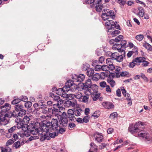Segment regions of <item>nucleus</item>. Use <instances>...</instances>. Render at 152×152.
<instances>
[{
  "label": "nucleus",
  "mask_w": 152,
  "mask_h": 152,
  "mask_svg": "<svg viewBox=\"0 0 152 152\" xmlns=\"http://www.w3.org/2000/svg\"><path fill=\"white\" fill-rule=\"evenodd\" d=\"M73 114H74V110L71 109L68 110L67 111V115H72Z\"/></svg>",
  "instance_id": "obj_58"
},
{
  "label": "nucleus",
  "mask_w": 152,
  "mask_h": 152,
  "mask_svg": "<svg viewBox=\"0 0 152 152\" xmlns=\"http://www.w3.org/2000/svg\"><path fill=\"white\" fill-rule=\"evenodd\" d=\"M115 76L116 77H120V74L121 73V71L122 68L119 66H116L115 69Z\"/></svg>",
  "instance_id": "obj_21"
},
{
  "label": "nucleus",
  "mask_w": 152,
  "mask_h": 152,
  "mask_svg": "<svg viewBox=\"0 0 152 152\" xmlns=\"http://www.w3.org/2000/svg\"><path fill=\"white\" fill-rule=\"evenodd\" d=\"M94 137L95 138V140L99 142H102L103 139L102 134L98 132H96L95 133Z\"/></svg>",
  "instance_id": "obj_12"
},
{
  "label": "nucleus",
  "mask_w": 152,
  "mask_h": 152,
  "mask_svg": "<svg viewBox=\"0 0 152 152\" xmlns=\"http://www.w3.org/2000/svg\"><path fill=\"white\" fill-rule=\"evenodd\" d=\"M30 120V118L28 116H27V115H26L24 117L23 119L22 120V121L24 123V124H27L28 123L29 121Z\"/></svg>",
  "instance_id": "obj_32"
},
{
  "label": "nucleus",
  "mask_w": 152,
  "mask_h": 152,
  "mask_svg": "<svg viewBox=\"0 0 152 152\" xmlns=\"http://www.w3.org/2000/svg\"><path fill=\"white\" fill-rule=\"evenodd\" d=\"M100 96V94L99 93L95 94L94 95L92 94L91 97L93 101H96L97 100V99H98Z\"/></svg>",
  "instance_id": "obj_39"
},
{
  "label": "nucleus",
  "mask_w": 152,
  "mask_h": 152,
  "mask_svg": "<svg viewBox=\"0 0 152 152\" xmlns=\"http://www.w3.org/2000/svg\"><path fill=\"white\" fill-rule=\"evenodd\" d=\"M117 2L122 5H124L126 2V0H116Z\"/></svg>",
  "instance_id": "obj_47"
},
{
  "label": "nucleus",
  "mask_w": 152,
  "mask_h": 152,
  "mask_svg": "<svg viewBox=\"0 0 152 152\" xmlns=\"http://www.w3.org/2000/svg\"><path fill=\"white\" fill-rule=\"evenodd\" d=\"M82 102L85 103L87 102L88 101L89 95L88 94H87L84 96H82Z\"/></svg>",
  "instance_id": "obj_33"
},
{
  "label": "nucleus",
  "mask_w": 152,
  "mask_h": 152,
  "mask_svg": "<svg viewBox=\"0 0 152 152\" xmlns=\"http://www.w3.org/2000/svg\"><path fill=\"white\" fill-rule=\"evenodd\" d=\"M90 65L88 64L85 63L83 65L82 69L83 71H86L87 70L89 69Z\"/></svg>",
  "instance_id": "obj_34"
},
{
  "label": "nucleus",
  "mask_w": 152,
  "mask_h": 152,
  "mask_svg": "<svg viewBox=\"0 0 152 152\" xmlns=\"http://www.w3.org/2000/svg\"><path fill=\"white\" fill-rule=\"evenodd\" d=\"M58 123L57 119H52L51 122L44 120L39 123L42 132L48 133L49 131L52 132V130H55V129L57 127V125Z\"/></svg>",
  "instance_id": "obj_2"
},
{
  "label": "nucleus",
  "mask_w": 152,
  "mask_h": 152,
  "mask_svg": "<svg viewBox=\"0 0 152 152\" xmlns=\"http://www.w3.org/2000/svg\"><path fill=\"white\" fill-rule=\"evenodd\" d=\"M26 114V110L23 108L21 110L19 111V113H18V116L22 117V116Z\"/></svg>",
  "instance_id": "obj_35"
},
{
  "label": "nucleus",
  "mask_w": 152,
  "mask_h": 152,
  "mask_svg": "<svg viewBox=\"0 0 152 152\" xmlns=\"http://www.w3.org/2000/svg\"><path fill=\"white\" fill-rule=\"evenodd\" d=\"M50 132L49 131V132H48V136L50 137V139L51 138H54L57 135V133L56 132L50 133Z\"/></svg>",
  "instance_id": "obj_45"
},
{
  "label": "nucleus",
  "mask_w": 152,
  "mask_h": 152,
  "mask_svg": "<svg viewBox=\"0 0 152 152\" xmlns=\"http://www.w3.org/2000/svg\"><path fill=\"white\" fill-rule=\"evenodd\" d=\"M102 105L106 109H112L114 107L113 104L112 103L109 102H103Z\"/></svg>",
  "instance_id": "obj_16"
},
{
  "label": "nucleus",
  "mask_w": 152,
  "mask_h": 152,
  "mask_svg": "<svg viewBox=\"0 0 152 152\" xmlns=\"http://www.w3.org/2000/svg\"><path fill=\"white\" fill-rule=\"evenodd\" d=\"M142 62L143 63L142 64V66H146L148 65L149 63L147 61H145V60H143V61H142Z\"/></svg>",
  "instance_id": "obj_59"
},
{
  "label": "nucleus",
  "mask_w": 152,
  "mask_h": 152,
  "mask_svg": "<svg viewBox=\"0 0 152 152\" xmlns=\"http://www.w3.org/2000/svg\"><path fill=\"white\" fill-rule=\"evenodd\" d=\"M135 64H136L135 63V61L133 60L129 64V66L130 68H133L135 66Z\"/></svg>",
  "instance_id": "obj_53"
},
{
  "label": "nucleus",
  "mask_w": 152,
  "mask_h": 152,
  "mask_svg": "<svg viewBox=\"0 0 152 152\" xmlns=\"http://www.w3.org/2000/svg\"><path fill=\"white\" fill-rule=\"evenodd\" d=\"M127 42L125 40H123L121 41L120 43L121 45L123 48H124L126 47H128V45L126 44Z\"/></svg>",
  "instance_id": "obj_37"
},
{
  "label": "nucleus",
  "mask_w": 152,
  "mask_h": 152,
  "mask_svg": "<svg viewBox=\"0 0 152 152\" xmlns=\"http://www.w3.org/2000/svg\"><path fill=\"white\" fill-rule=\"evenodd\" d=\"M85 75L83 74H80L79 75H74L72 77V79L75 82H81L84 80Z\"/></svg>",
  "instance_id": "obj_9"
},
{
  "label": "nucleus",
  "mask_w": 152,
  "mask_h": 152,
  "mask_svg": "<svg viewBox=\"0 0 152 152\" xmlns=\"http://www.w3.org/2000/svg\"><path fill=\"white\" fill-rule=\"evenodd\" d=\"M32 106V103L30 101H27L25 103L24 106L26 108H30L29 109V112H31L32 111V110L30 108V107Z\"/></svg>",
  "instance_id": "obj_22"
},
{
  "label": "nucleus",
  "mask_w": 152,
  "mask_h": 152,
  "mask_svg": "<svg viewBox=\"0 0 152 152\" xmlns=\"http://www.w3.org/2000/svg\"><path fill=\"white\" fill-rule=\"evenodd\" d=\"M136 39L138 41H140L143 39L144 38V36L142 34H140L137 35L136 36Z\"/></svg>",
  "instance_id": "obj_46"
},
{
  "label": "nucleus",
  "mask_w": 152,
  "mask_h": 152,
  "mask_svg": "<svg viewBox=\"0 0 152 152\" xmlns=\"http://www.w3.org/2000/svg\"><path fill=\"white\" fill-rule=\"evenodd\" d=\"M77 104V102L75 100L72 99V100H67L65 102V104L66 106L68 107L75 106Z\"/></svg>",
  "instance_id": "obj_15"
},
{
  "label": "nucleus",
  "mask_w": 152,
  "mask_h": 152,
  "mask_svg": "<svg viewBox=\"0 0 152 152\" xmlns=\"http://www.w3.org/2000/svg\"><path fill=\"white\" fill-rule=\"evenodd\" d=\"M24 124L23 122H20L19 123L16 124L17 127L18 129L21 128L23 126Z\"/></svg>",
  "instance_id": "obj_50"
},
{
  "label": "nucleus",
  "mask_w": 152,
  "mask_h": 152,
  "mask_svg": "<svg viewBox=\"0 0 152 152\" xmlns=\"http://www.w3.org/2000/svg\"><path fill=\"white\" fill-rule=\"evenodd\" d=\"M135 49L136 50L135 51H131L129 52L127 54V56L128 58L130 57L132 55L133 53H135V54H138V51L137 48H136V49L134 47Z\"/></svg>",
  "instance_id": "obj_31"
},
{
  "label": "nucleus",
  "mask_w": 152,
  "mask_h": 152,
  "mask_svg": "<svg viewBox=\"0 0 152 152\" xmlns=\"http://www.w3.org/2000/svg\"><path fill=\"white\" fill-rule=\"evenodd\" d=\"M100 78V75L99 74L96 73L93 75L92 79L94 80L97 81Z\"/></svg>",
  "instance_id": "obj_30"
},
{
  "label": "nucleus",
  "mask_w": 152,
  "mask_h": 152,
  "mask_svg": "<svg viewBox=\"0 0 152 152\" xmlns=\"http://www.w3.org/2000/svg\"><path fill=\"white\" fill-rule=\"evenodd\" d=\"M74 80H68V86H69L70 90L73 91H74L75 90H76L77 88V86L76 84L74 83Z\"/></svg>",
  "instance_id": "obj_14"
},
{
  "label": "nucleus",
  "mask_w": 152,
  "mask_h": 152,
  "mask_svg": "<svg viewBox=\"0 0 152 152\" xmlns=\"http://www.w3.org/2000/svg\"><path fill=\"white\" fill-rule=\"evenodd\" d=\"M108 65H103L102 66V70L104 71H107L108 70Z\"/></svg>",
  "instance_id": "obj_51"
},
{
  "label": "nucleus",
  "mask_w": 152,
  "mask_h": 152,
  "mask_svg": "<svg viewBox=\"0 0 152 152\" xmlns=\"http://www.w3.org/2000/svg\"><path fill=\"white\" fill-rule=\"evenodd\" d=\"M57 125V127L55 129V130L57 132H59L60 134H62L65 131V130L63 128V127L59 126L58 123Z\"/></svg>",
  "instance_id": "obj_20"
},
{
  "label": "nucleus",
  "mask_w": 152,
  "mask_h": 152,
  "mask_svg": "<svg viewBox=\"0 0 152 152\" xmlns=\"http://www.w3.org/2000/svg\"><path fill=\"white\" fill-rule=\"evenodd\" d=\"M76 126L75 123L73 122L69 123L68 125V126L70 128H73Z\"/></svg>",
  "instance_id": "obj_63"
},
{
  "label": "nucleus",
  "mask_w": 152,
  "mask_h": 152,
  "mask_svg": "<svg viewBox=\"0 0 152 152\" xmlns=\"http://www.w3.org/2000/svg\"><path fill=\"white\" fill-rule=\"evenodd\" d=\"M107 145H108V144H105L104 143H101L99 146V148L100 149H103Z\"/></svg>",
  "instance_id": "obj_54"
},
{
  "label": "nucleus",
  "mask_w": 152,
  "mask_h": 152,
  "mask_svg": "<svg viewBox=\"0 0 152 152\" xmlns=\"http://www.w3.org/2000/svg\"><path fill=\"white\" fill-rule=\"evenodd\" d=\"M20 102V99L19 98H16L14 99L11 102V104H17Z\"/></svg>",
  "instance_id": "obj_43"
},
{
  "label": "nucleus",
  "mask_w": 152,
  "mask_h": 152,
  "mask_svg": "<svg viewBox=\"0 0 152 152\" xmlns=\"http://www.w3.org/2000/svg\"><path fill=\"white\" fill-rule=\"evenodd\" d=\"M74 115L73 114L72 115H67V118H68L69 120L71 121H73L76 120V118L74 116Z\"/></svg>",
  "instance_id": "obj_36"
},
{
  "label": "nucleus",
  "mask_w": 152,
  "mask_h": 152,
  "mask_svg": "<svg viewBox=\"0 0 152 152\" xmlns=\"http://www.w3.org/2000/svg\"><path fill=\"white\" fill-rule=\"evenodd\" d=\"M15 121L16 124L19 123L20 122H23L22 119L20 118H17L15 120Z\"/></svg>",
  "instance_id": "obj_64"
},
{
  "label": "nucleus",
  "mask_w": 152,
  "mask_h": 152,
  "mask_svg": "<svg viewBox=\"0 0 152 152\" xmlns=\"http://www.w3.org/2000/svg\"><path fill=\"white\" fill-rule=\"evenodd\" d=\"M108 70H113L114 69H115V67L114 66V65L113 64H111L109 66L108 65Z\"/></svg>",
  "instance_id": "obj_60"
},
{
  "label": "nucleus",
  "mask_w": 152,
  "mask_h": 152,
  "mask_svg": "<svg viewBox=\"0 0 152 152\" xmlns=\"http://www.w3.org/2000/svg\"><path fill=\"white\" fill-rule=\"evenodd\" d=\"M105 87L106 91L107 92L111 93V89L109 86L107 85Z\"/></svg>",
  "instance_id": "obj_62"
},
{
  "label": "nucleus",
  "mask_w": 152,
  "mask_h": 152,
  "mask_svg": "<svg viewBox=\"0 0 152 152\" xmlns=\"http://www.w3.org/2000/svg\"><path fill=\"white\" fill-rule=\"evenodd\" d=\"M100 86L102 88L105 87L107 85L105 81H102L100 83Z\"/></svg>",
  "instance_id": "obj_57"
},
{
  "label": "nucleus",
  "mask_w": 152,
  "mask_h": 152,
  "mask_svg": "<svg viewBox=\"0 0 152 152\" xmlns=\"http://www.w3.org/2000/svg\"><path fill=\"white\" fill-rule=\"evenodd\" d=\"M82 110L79 108L74 110V115L77 116H80L81 112H82Z\"/></svg>",
  "instance_id": "obj_27"
},
{
  "label": "nucleus",
  "mask_w": 152,
  "mask_h": 152,
  "mask_svg": "<svg viewBox=\"0 0 152 152\" xmlns=\"http://www.w3.org/2000/svg\"><path fill=\"white\" fill-rule=\"evenodd\" d=\"M38 135L40 137V140L41 141H43L46 140H50V137L48 136V132H43L41 134H39Z\"/></svg>",
  "instance_id": "obj_13"
},
{
  "label": "nucleus",
  "mask_w": 152,
  "mask_h": 152,
  "mask_svg": "<svg viewBox=\"0 0 152 152\" xmlns=\"http://www.w3.org/2000/svg\"><path fill=\"white\" fill-rule=\"evenodd\" d=\"M120 31L119 30H115L113 31H108V34H111L113 37H114L117 36L118 34H119Z\"/></svg>",
  "instance_id": "obj_23"
},
{
  "label": "nucleus",
  "mask_w": 152,
  "mask_h": 152,
  "mask_svg": "<svg viewBox=\"0 0 152 152\" xmlns=\"http://www.w3.org/2000/svg\"><path fill=\"white\" fill-rule=\"evenodd\" d=\"M89 121L88 116L86 115L85 116L83 119V123L85 122L86 123L88 122Z\"/></svg>",
  "instance_id": "obj_55"
},
{
  "label": "nucleus",
  "mask_w": 152,
  "mask_h": 152,
  "mask_svg": "<svg viewBox=\"0 0 152 152\" xmlns=\"http://www.w3.org/2000/svg\"><path fill=\"white\" fill-rule=\"evenodd\" d=\"M68 81L66 83L65 85L62 88H59L58 89V91H63L64 93L68 92L70 90L69 86H68Z\"/></svg>",
  "instance_id": "obj_17"
},
{
  "label": "nucleus",
  "mask_w": 152,
  "mask_h": 152,
  "mask_svg": "<svg viewBox=\"0 0 152 152\" xmlns=\"http://www.w3.org/2000/svg\"><path fill=\"white\" fill-rule=\"evenodd\" d=\"M125 53H121L120 54H118V57L116 58L115 60L118 62H121L123 61L124 57H125Z\"/></svg>",
  "instance_id": "obj_19"
},
{
  "label": "nucleus",
  "mask_w": 152,
  "mask_h": 152,
  "mask_svg": "<svg viewBox=\"0 0 152 152\" xmlns=\"http://www.w3.org/2000/svg\"><path fill=\"white\" fill-rule=\"evenodd\" d=\"M107 81L112 87H113L115 85V82L112 78L108 77Z\"/></svg>",
  "instance_id": "obj_18"
},
{
  "label": "nucleus",
  "mask_w": 152,
  "mask_h": 152,
  "mask_svg": "<svg viewBox=\"0 0 152 152\" xmlns=\"http://www.w3.org/2000/svg\"><path fill=\"white\" fill-rule=\"evenodd\" d=\"M40 125L39 123L37 122L34 124H31L29 126L28 129L31 133L33 135L41 134L43 132L41 130Z\"/></svg>",
  "instance_id": "obj_4"
},
{
  "label": "nucleus",
  "mask_w": 152,
  "mask_h": 152,
  "mask_svg": "<svg viewBox=\"0 0 152 152\" xmlns=\"http://www.w3.org/2000/svg\"><path fill=\"white\" fill-rule=\"evenodd\" d=\"M123 48L120 44L116 43L115 44L113 47V49L115 50H117L118 52H121V53H125L124 49H121Z\"/></svg>",
  "instance_id": "obj_11"
},
{
  "label": "nucleus",
  "mask_w": 152,
  "mask_h": 152,
  "mask_svg": "<svg viewBox=\"0 0 152 152\" xmlns=\"http://www.w3.org/2000/svg\"><path fill=\"white\" fill-rule=\"evenodd\" d=\"M128 72H122L120 74V76H125L128 74Z\"/></svg>",
  "instance_id": "obj_61"
},
{
  "label": "nucleus",
  "mask_w": 152,
  "mask_h": 152,
  "mask_svg": "<svg viewBox=\"0 0 152 152\" xmlns=\"http://www.w3.org/2000/svg\"><path fill=\"white\" fill-rule=\"evenodd\" d=\"M143 125V123L139 122L136 123L134 126H129L128 130L131 134L136 136V134L138 132V136L142 137L146 141H149L150 140L149 134L144 131H141L140 129L141 126Z\"/></svg>",
  "instance_id": "obj_1"
},
{
  "label": "nucleus",
  "mask_w": 152,
  "mask_h": 152,
  "mask_svg": "<svg viewBox=\"0 0 152 152\" xmlns=\"http://www.w3.org/2000/svg\"><path fill=\"white\" fill-rule=\"evenodd\" d=\"M92 86V83L91 80L89 79L86 80L85 83H83L81 87L83 90L89 91V88H91Z\"/></svg>",
  "instance_id": "obj_8"
},
{
  "label": "nucleus",
  "mask_w": 152,
  "mask_h": 152,
  "mask_svg": "<svg viewBox=\"0 0 152 152\" xmlns=\"http://www.w3.org/2000/svg\"><path fill=\"white\" fill-rule=\"evenodd\" d=\"M10 108L11 105L8 103H6L4 104V105L0 107L2 113H4L7 112Z\"/></svg>",
  "instance_id": "obj_10"
},
{
  "label": "nucleus",
  "mask_w": 152,
  "mask_h": 152,
  "mask_svg": "<svg viewBox=\"0 0 152 152\" xmlns=\"http://www.w3.org/2000/svg\"><path fill=\"white\" fill-rule=\"evenodd\" d=\"M106 26H107L108 30H112L116 28L117 29L120 30V27L119 25H117L116 22H114L112 20H108L105 23Z\"/></svg>",
  "instance_id": "obj_6"
},
{
  "label": "nucleus",
  "mask_w": 152,
  "mask_h": 152,
  "mask_svg": "<svg viewBox=\"0 0 152 152\" xmlns=\"http://www.w3.org/2000/svg\"><path fill=\"white\" fill-rule=\"evenodd\" d=\"M94 73V70L91 68H89L87 70L86 73L87 75L89 77L93 76Z\"/></svg>",
  "instance_id": "obj_26"
},
{
  "label": "nucleus",
  "mask_w": 152,
  "mask_h": 152,
  "mask_svg": "<svg viewBox=\"0 0 152 152\" xmlns=\"http://www.w3.org/2000/svg\"><path fill=\"white\" fill-rule=\"evenodd\" d=\"M143 46L148 50H152V47L148 43H145L143 45Z\"/></svg>",
  "instance_id": "obj_38"
},
{
  "label": "nucleus",
  "mask_w": 152,
  "mask_h": 152,
  "mask_svg": "<svg viewBox=\"0 0 152 152\" xmlns=\"http://www.w3.org/2000/svg\"><path fill=\"white\" fill-rule=\"evenodd\" d=\"M13 147H15L16 149L19 148L20 147V142L18 141L15 142L13 145Z\"/></svg>",
  "instance_id": "obj_41"
},
{
  "label": "nucleus",
  "mask_w": 152,
  "mask_h": 152,
  "mask_svg": "<svg viewBox=\"0 0 152 152\" xmlns=\"http://www.w3.org/2000/svg\"><path fill=\"white\" fill-rule=\"evenodd\" d=\"M15 110L17 112H19L23 108V105L21 104H17L15 106Z\"/></svg>",
  "instance_id": "obj_28"
},
{
  "label": "nucleus",
  "mask_w": 152,
  "mask_h": 152,
  "mask_svg": "<svg viewBox=\"0 0 152 152\" xmlns=\"http://www.w3.org/2000/svg\"><path fill=\"white\" fill-rule=\"evenodd\" d=\"M72 96H73L74 97L77 99H82V93L80 91H78L77 92L75 93V94H72Z\"/></svg>",
  "instance_id": "obj_24"
},
{
  "label": "nucleus",
  "mask_w": 152,
  "mask_h": 152,
  "mask_svg": "<svg viewBox=\"0 0 152 152\" xmlns=\"http://www.w3.org/2000/svg\"><path fill=\"white\" fill-rule=\"evenodd\" d=\"M101 17L102 19L105 21L109 19L110 18L114 19L115 18V16L113 10H110L108 9H104L102 11Z\"/></svg>",
  "instance_id": "obj_5"
},
{
  "label": "nucleus",
  "mask_w": 152,
  "mask_h": 152,
  "mask_svg": "<svg viewBox=\"0 0 152 152\" xmlns=\"http://www.w3.org/2000/svg\"><path fill=\"white\" fill-rule=\"evenodd\" d=\"M14 142V140L13 138L11 139L8 140L6 142V146H8L13 143Z\"/></svg>",
  "instance_id": "obj_42"
},
{
  "label": "nucleus",
  "mask_w": 152,
  "mask_h": 152,
  "mask_svg": "<svg viewBox=\"0 0 152 152\" xmlns=\"http://www.w3.org/2000/svg\"><path fill=\"white\" fill-rule=\"evenodd\" d=\"M19 99H20V102L21 101L26 102H27L28 100V98L27 97L25 96H22L20 97V98Z\"/></svg>",
  "instance_id": "obj_40"
},
{
  "label": "nucleus",
  "mask_w": 152,
  "mask_h": 152,
  "mask_svg": "<svg viewBox=\"0 0 152 152\" xmlns=\"http://www.w3.org/2000/svg\"><path fill=\"white\" fill-rule=\"evenodd\" d=\"M16 128V126H14L12 127L10 129L8 130V133L10 134L12 133L14 130H15Z\"/></svg>",
  "instance_id": "obj_56"
},
{
  "label": "nucleus",
  "mask_w": 152,
  "mask_h": 152,
  "mask_svg": "<svg viewBox=\"0 0 152 152\" xmlns=\"http://www.w3.org/2000/svg\"><path fill=\"white\" fill-rule=\"evenodd\" d=\"M145 57H137L133 60L136 63H140L142 62V61H143V60H145Z\"/></svg>",
  "instance_id": "obj_25"
},
{
  "label": "nucleus",
  "mask_w": 152,
  "mask_h": 152,
  "mask_svg": "<svg viewBox=\"0 0 152 152\" xmlns=\"http://www.w3.org/2000/svg\"><path fill=\"white\" fill-rule=\"evenodd\" d=\"M106 64L107 65H109L113 64L112 60L110 58H107L106 59Z\"/></svg>",
  "instance_id": "obj_48"
},
{
  "label": "nucleus",
  "mask_w": 152,
  "mask_h": 152,
  "mask_svg": "<svg viewBox=\"0 0 152 152\" xmlns=\"http://www.w3.org/2000/svg\"><path fill=\"white\" fill-rule=\"evenodd\" d=\"M94 69L96 71L102 70V66L99 65H96Z\"/></svg>",
  "instance_id": "obj_52"
},
{
  "label": "nucleus",
  "mask_w": 152,
  "mask_h": 152,
  "mask_svg": "<svg viewBox=\"0 0 152 152\" xmlns=\"http://www.w3.org/2000/svg\"><path fill=\"white\" fill-rule=\"evenodd\" d=\"M111 54V56L112 58L114 59H115L116 58L118 57V55L119 54L118 53H110V52H109Z\"/></svg>",
  "instance_id": "obj_44"
},
{
  "label": "nucleus",
  "mask_w": 152,
  "mask_h": 152,
  "mask_svg": "<svg viewBox=\"0 0 152 152\" xmlns=\"http://www.w3.org/2000/svg\"><path fill=\"white\" fill-rule=\"evenodd\" d=\"M141 77L146 82L148 81V79L147 77L145 76V74L142 73L140 74Z\"/></svg>",
  "instance_id": "obj_49"
},
{
  "label": "nucleus",
  "mask_w": 152,
  "mask_h": 152,
  "mask_svg": "<svg viewBox=\"0 0 152 152\" xmlns=\"http://www.w3.org/2000/svg\"><path fill=\"white\" fill-rule=\"evenodd\" d=\"M101 1V0H86L85 2L86 4H90L92 8H95L97 11L100 12L103 8L102 5L100 4Z\"/></svg>",
  "instance_id": "obj_3"
},
{
  "label": "nucleus",
  "mask_w": 152,
  "mask_h": 152,
  "mask_svg": "<svg viewBox=\"0 0 152 152\" xmlns=\"http://www.w3.org/2000/svg\"><path fill=\"white\" fill-rule=\"evenodd\" d=\"M67 114L66 113L63 112L60 119L59 120L60 126L62 127H66L67 126L68 119L67 118Z\"/></svg>",
  "instance_id": "obj_7"
},
{
  "label": "nucleus",
  "mask_w": 152,
  "mask_h": 152,
  "mask_svg": "<svg viewBox=\"0 0 152 152\" xmlns=\"http://www.w3.org/2000/svg\"><path fill=\"white\" fill-rule=\"evenodd\" d=\"M139 11L137 15L140 17H143L144 15V10L141 7H139L138 8Z\"/></svg>",
  "instance_id": "obj_29"
}]
</instances>
